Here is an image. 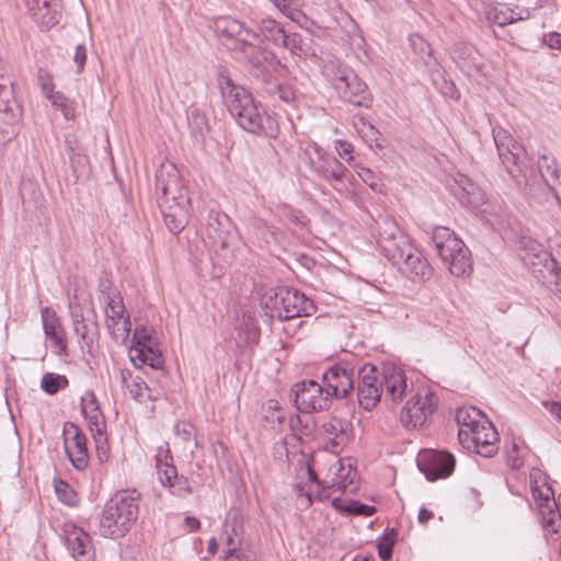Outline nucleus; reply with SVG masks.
I'll return each mask as SVG.
<instances>
[{"label":"nucleus","mask_w":561,"mask_h":561,"mask_svg":"<svg viewBox=\"0 0 561 561\" xmlns=\"http://www.w3.org/2000/svg\"><path fill=\"white\" fill-rule=\"evenodd\" d=\"M219 88L228 111L241 128L255 135L277 137L279 128L276 119L244 88L236 85L229 77L224 76L219 78Z\"/></svg>","instance_id":"obj_1"},{"label":"nucleus","mask_w":561,"mask_h":561,"mask_svg":"<svg viewBox=\"0 0 561 561\" xmlns=\"http://www.w3.org/2000/svg\"><path fill=\"white\" fill-rule=\"evenodd\" d=\"M157 192H160L158 204L169 230L176 234L188 221L191 198L178 171L160 170L156 176Z\"/></svg>","instance_id":"obj_2"},{"label":"nucleus","mask_w":561,"mask_h":561,"mask_svg":"<svg viewBox=\"0 0 561 561\" xmlns=\"http://www.w3.org/2000/svg\"><path fill=\"white\" fill-rule=\"evenodd\" d=\"M432 240L438 256L453 275L461 277L470 273L469 250L451 230L447 227H436Z\"/></svg>","instance_id":"obj_3"},{"label":"nucleus","mask_w":561,"mask_h":561,"mask_svg":"<svg viewBox=\"0 0 561 561\" xmlns=\"http://www.w3.org/2000/svg\"><path fill=\"white\" fill-rule=\"evenodd\" d=\"M138 504L134 496L112 499L102 513L100 531L104 537H122L137 519Z\"/></svg>","instance_id":"obj_4"},{"label":"nucleus","mask_w":561,"mask_h":561,"mask_svg":"<svg viewBox=\"0 0 561 561\" xmlns=\"http://www.w3.org/2000/svg\"><path fill=\"white\" fill-rule=\"evenodd\" d=\"M327 76L339 96L355 106L368 107L371 95L367 84L350 67L340 62H331Z\"/></svg>","instance_id":"obj_5"},{"label":"nucleus","mask_w":561,"mask_h":561,"mask_svg":"<svg viewBox=\"0 0 561 561\" xmlns=\"http://www.w3.org/2000/svg\"><path fill=\"white\" fill-rule=\"evenodd\" d=\"M266 307L271 308L270 316L279 320H290L300 317H310L316 312L312 300L298 289L280 287L270 296Z\"/></svg>","instance_id":"obj_6"},{"label":"nucleus","mask_w":561,"mask_h":561,"mask_svg":"<svg viewBox=\"0 0 561 561\" xmlns=\"http://www.w3.org/2000/svg\"><path fill=\"white\" fill-rule=\"evenodd\" d=\"M308 476L310 481L317 482L320 489L316 494L319 500L329 499L334 491L354 492L356 490L354 483L357 472L351 459H335L321 481L317 480L316 473L310 468H308Z\"/></svg>","instance_id":"obj_7"},{"label":"nucleus","mask_w":561,"mask_h":561,"mask_svg":"<svg viewBox=\"0 0 561 561\" xmlns=\"http://www.w3.org/2000/svg\"><path fill=\"white\" fill-rule=\"evenodd\" d=\"M437 402V397L428 387H417L402 409V424L407 428L423 426L436 410Z\"/></svg>","instance_id":"obj_8"},{"label":"nucleus","mask_w":561,"mask_h":561,"mask_svg":"<svg viewBox=\"0 0 561 561\" xmlns=\"http://www.w3.org/2000/svg\"><path fill=\"white\" fill-rule=\"evenodd\" d=\"M493 139L502 163L512 176H517L529 167V159L524 147L516 142L511 134L502 127H493Z\"/></svg>","instance_id":"obj_9"},{"label":"nucleus","mask_w":561,"mask_h":561,"mask_svg":"<svg viewBox=\"0 0 561 561\" xmlns=\"http://www.w3.org/2000/svg\"><path fill=\"white\" fill-rule=\"evenodd\" d=\"M102 294L106 302L104 309L106 328L116 343H124L129 336L131 324L123 298L116 289L102 290Z\"/></svg>","instance_id":"obj_10"},{"label":"nucleus","mask_w":561,"mask_h":561,"mask_svg":"<svg viewBox=\"0 0 561 561\" xmlns=\"http://www.w3.org/2000/svg\"><path fill=\"white\" fill-rule=\"evenodd\" d=\"M524 248L522 260L538 279L546 280L556 264L561 265V245L554 253H549L540 243L529 239L525 241Z\"/></svg>","instance_id":"obj_11"},{"label":"nucleus","mask_w":561,"mask_h":561,"mask_svg":"<svg viewBox=\"0 0 561 561\" xmlns=\"http://www.w3.org/2000/svg\"><path fill=\"white\" fill-rule=\"evenodd\" d=\"M156 468L159 481L162 485L169 488L170 492L176 496H186L192 493L188 480L179 476L176 468L172 465L169 444L160 446L156 456Z\"/></svg>","instance_id":"obj_12"},{"label":"nucleus","mask_w":561,"mask_h":561,"mask_svg":"<svg viewBox=\"0 0 561 561\" xmlns=\"http://www.w3.org/2000/svg\"><path fill=\"white\" fill-rule=\"evenodd\" d=\"M293 392L295 404L302 413L324 410L329 407V390H324L314 380H304L295 383Z\"/></svg>","instance_id":"obj_13"},{"label":"nucleus","mask_w":561,"mask_h":561,"mask_svg":"<svg viewBox=\"0 0 561 561\" xmlns=\"http://www.w3.org/2000/svg\"><path fill=\"white\" fill-rule=\"evenodd\" d=\"M62 438L65 451L71 465L78 470H84L89 465V453L84 433L77 424L66 422L62 428Z\"/></svg>","instance_id":"obj_14"},{"label":"nucleus","mask_w":561,"mask_h":561,"mask_svg":"<svg viewBox=\"0 0 561 561\" xmlns=\"http://www.w3.org/2000/svg\"><path fill=\"white\" fill-rule=\"evenodd\" d=\"M357 399L359 405L370 411L380 401L382 394L381 380L378 378L377 368L371 364H365L358 371Z\"/></svg>","instance_id":"obj_15"},{"label":"nucleus","mask_w":561,"mask_h":561,"mask_svg":"<svg viewBox=\"0 0 561 561\" xmlns=\"http://www.w3.org/2000/svg\"><path fill=\"white\" fill-rule=\"evenodd\" d=\"M355 369L352 364L341 362L328 368L323 374V382L329 390V396L342 399L346 398L354 389Z\"/></svg>","instance_id":"obj_16"},{"label":"nucleus","mask_w":561,"mask_h":561,"mask_svg":"<svg viewBox=\"0 0 561 561\" xmlns=\"http://www.w3.org/2000/svg\"><path fill=\"white\" fill-rule=\"evenodd\" d=\"M309 165L321 179L328 181L333 188L341 191L336 184L343 182L347 169L336 158L325 154L316 146L313 154L309 153Z\"/></svg>","instance_id":"obj_17"},{"label":"nucleus","mask_w":561,"mask_h":561,"mask_svg":"<svg viewBox=\"0 0 561 561\" xmlns=\"http://www.w3.org/2000/svg\"><path fill=\"white\" fill-rule=\"evenodd\" d=\"M472 432L466 440L459 442L462 447L484 457L493 456L497 450V433L492 423L485 420Z\"/></svg>","instance_id":"obj_18"},{"label":"nucleus","mask_w":561,"mask_h":561,"mask_svg":"<svg viewBox=\"0 0 561 561\" xmlns=\"http://www.w3.org/2000/svg\"><path fill=\"white\" fill-rule=\"evenodd\" d=\"M455 458L446 451H426L424 453L417 466L428 480H437L450 476L455 469Z\"/></svg>","instance_id":"obj_19"},{"label":"nucleus","mask_w":561,"mask_h":561,"mask_svg":"<svg viewBox=\"0 0 561 561\" xmlns=\"http://www.w3.org/2000/svg\"><path fill=\"white\" fill-rule=\"evenodd\" d=\"M66 545L76 561H94L95 551L91 537L75 525L65 526Z\"/></svg>","instance_id":"obj_20"},{"label":"nucleus","mask_w":561,"mask_h":561,"mask_svg":"<svg viewBox=\"0 0 561 561\" xmlns=\"http://www.w3.org/2000/svg\"><path fill=\"white\" fill-rule=\"evenodd\" d=\"M41 317L45 335L55 353L60 356L67 355V333L56 311L50 307H45L42 309Z\"/></svg>","instance_id":"obj_21"},{"label":"nucleus","mask_w":561,"mask_h":561,"mask_svg":"<svg viewBox=\"0 0 561 561\" xmlns=\"http://www.w3.org/2000/svg\"><path fill=\"white\" fill-rule=\"evenodd\" d=\"M81 412L88 421L89 428L96 442L100 444L104 439L106 422L101 411L99 401L93 391H85L81 397Z\"/></svg>","instance_id":"obj_22"},{"label":"nucleus","mask_w":561,"mask_h":561,"mask_svg":"<svg viewBox=\"0 0 561 561\" xmlns=\"http://www.w3.org/2000/svg\"><path fill=\"white\" fill-rule=\"evenodd\" d=\"M381 387L386 398L394 403L401 402L408 388L405 373L394 365L385 366L382 368Z\"/></svg>","instance_id":"obj_23"},{"label":"nucleus","mask_w":561,"mask_h":561,"mask_svg":"<svg viewBox=\"0 0 561 561\" xmlns=\"http://www.w3.org/2000/svg\"><path fill=\"white\" fill-rule=\"evenodd\" d=\"M215 30L222 38L227 39L225 45L228 48L229 46H238L247 37H253L254 39L259 37L255 32L244 27L240 21L230 16L219 18L215 22Z\"/></svg>","instance_id":"obj_24"},{"label":"nucleus","mask_w":561,"mask_h":561,"mask_svg":"<svg viewBox=\"0 0 561 561\" xmlns=\"http://www.w3.org/2000/svg\"><path fill=\"white\" fill-rule=\"evenodd\" d=\"M251 37H247L243 42H241L238 46H229V49L238 51L241 54L242 58L251 65L253 68L263 72L265 69V65H271L274 60V55L262 48L261 46L255 45L250 41Z\"/></svg>","instance_id":"obj_25"},{"label":"nucleus","mask_w":561,"mask_h":561,"mask_svg":"<svg viewBox=\"0 0 561 561\" xmlns=\"http://www.w3.org/2000/svg\"><path fill=\"white\" fill-rule=\"evenodd\" d=\"M410 278L425 280L431 277L432 268L422 252L413 247L412 251L404 254L402 263L397 265Z\"/></svg>","instance_id":"obj_26"},{"label":"nucleus","mask_w":561,"mask_h":561,"mask_svg":"<svg viewBox=\"0 0 561 561\" xmlns=\"http://www.w3.org/2000/svg\"><path fill=\"white\" fill-rule=\"evenodd\" d=\"M539 173L561 206V171L556 160L542 154L538 160Z\"/></svg>","instance_id":"obj_27"},{"label":"nucleus","mask_w":561,"mask_h":561,"mask_svg":"<svg viewBox=\"0 0 561 561\" xmlns=\"http://www.w3.org/2000/svg\"><path fill=\"white\" fill-rule=\"evenodd\" d=\"M322 430L327 438L335 448L345 446L352 435V423L347 420L331 417L322 424Z\"/></svg>","instance_id":"obj_28"},{"label":"nucleus","mask_w":561,"mask_h":561,"mask_svg":"<svg viewBox=\"0 0 561 561\" xmlns=\"http://www.w3.org/2000/svg\"><path fill=\"white\" fill-rule=\"evenodd\" d=\"M483 413L474 407H462L456 412V422L458 424V439L466 440L474 428H478L485 421Z\"/></svg>","instance_id":"obj_29"},{"label":"nucleus","mask_w":561,"mask_h":561,"mask_svg":"<svg viewBox=\"0 0 561 561\" xmlns=\"http://www.w3.org/2000/svg\"><path fill=\"white\" fill-rule=\"evenodd\" d=\"M413 247L410 238L402 232L397 237V240L380 248V251L393 265H400L404 254L412 251Z\"/></svg>","instance_id":"obj_30"},{"label":"nucleus","mask_w":561,"mask_h":561,"mask_svg":"<svg viewBox=\"0 0 561 561\" xmlns=\"http://www.w3.org/2000/svg\"><path fill=\"white\" fill-rule=\"evenodd\" d=\"M529 15L530 13L526 9L522 10L520 12H515L514 10L504 5H497L489 11L488 19L499 26H505L516 21L528 19Z\"/></svg>","instance_id":"obj_31"},{"label":"nucleus","mask_w":561,"mask_h":561,"mask_svg":"<svg viewBox=\"0 0 561 561\" xmlns=\"http://www.w3.org/2000/svg\"><path fill=\"white\" fill-rule=\"evenodd\" d=\"M121 377L124 387L134 399L144 401L150 398V389L141 377L133 376L128 370H122Z\"/></svg>","instance_id":"obj_32"},{"label":"nucleus","mask_w":561,"mask_h":561,"mask_svg":"<svg viewBox=\"0 0 561 561\" xmlns=\"http://www.w3.org/2000/svg\"><path fill=\"white\" fill-rule=\"evenodd\" d=\"M259 31L260 35L264 39L273 43L276 46H279L280 43H285L286 32L280 23L274 19H262L259 23Z\"/></svg>","instance_id":"obj_33"},{"label":"nucleus","mask_w":561,"mask_h":561,"mask_svg":"<svg viewBox=\"0 0 561 561\" xmlns=\"http://www.w3.org/2000/svg\"><path fill=\"white\" fill-rule=\"evenodd\" d=\"M332 506L336 511L347 515L370 516L375 512L374 506L362 504L353 500H342L340 497H334L332 500Z\"/></svg>","instance_id":"obj_34"},{"label":"nucleus","mask_w":561,"mask_h":561,"mask_svg":"<svg viewBox=\"0 0 561 561\" xmlns=\"http://www.w3.org/2000/svg\"><path fill=\"white\" fill-rule=\"evenodd\" d=\"M402 233L398 224L391 218H385L378 222L377 229V244L380 248L385 247L386 243L393 242L397 237Z\"/></svg>","instance_id":"obj_35"},{"label":"nucleus","mask_w":561,"mask_h":561,"mask_svg":"<svg viewBox=\"0 0 561 561\" xmlns=\"http://www.w3.org/2000/svg\"><path fill=\"white\" fill-rule=\"evenodd\" d=\"M457 196L463 205L474 209L485 204L484 193L471 182H467L466 185L461 186V192Z\"/></svg>","instance_id":"obj_36"},{"label":"nucleus","mask_w":561,"mask_h":561,"mask_svg":"<svg viewBox=\"0 0 561 561\" xmlns=\"http://www.w3.org/2000/svg\"><path fill=\"white\" fill-rule=\"evenodd\" d=\"M538 507L542 526L551 524L557 518H561L560 513L556 510L557 503L551 488H546L545 503H539Z\"/></svg>","instance_id":"obj_37"},{"label":"nucleus","mask_w":561,"mask_h":561,"mask_svg":"<svg viewBox=\"0 0 561 561\" xmlns=\"http://www.w3.org/2000/svg\"><path fill=\"white\" fill-rule=\"evenodd\" d=\"M130 359L133 362L138 359L141 364L149 365L153 369H159L163 366L162 355L156 348V344L146 346V348H138V353L130 354Z\"/></svg>","instance_id":"obj_38"},{"label":"nucleus","mask_w":561,"mask_h":561,"mask_svg":"<svg viewBox=\"0 0 561 561\" xmlns=\"http://www.w3.org/2000/svg\"><path fill=\"white\" fill-rule=\"evenodd\" d=\"M188 127L191 134L196 138L203 139L209 130L208 119L198 108H192L188 113Z\"/></svg>","instance_id":"obj_39"},{"label":"nucleus","mask_w":561,"mask_h":561,"mask_svg":"<svg viewBox=\"0 0 561 561\" xmlns=\"http://www.w3.org/2000/svg\"><path fill=\"white\" fill-rule=\"evenodd\" d=\"M18 118L14 112L0 113V142L10 141L16 134Z\"/></svg>","instance_id":"obj_40"},{"label":"nucleus","mask_w":561,"mask_h":561,"mask_svg":"<svg viewBox=\"0 0 561 561\" xmlns=\"http://www.w3.org/2000/svg\"><path fill=\"white\" fill-rule=\"evenodd\" d=\"M68 386L66 376L46 373L42 377L41 388L48 394H55Z\"/></svg>","instance_id":"obj_41"},{"label":"nucleus","mask_w":561,"mask_h":561,"mask_svg":"<svg viewBox=\"0 0 561 561\" xmlns=\"http://www.w3.org/2000/svg\"><path fill=\"white\" fill-rule=\"evenodd\" d=\"M46 99L50 101L54 107L61 111L66 119L71 121L75 118L73 106L71 102L61 92L54 91L53 93L47 95Z\"/></svg>","instance_id":"obj_42"},{"label":"nucleus","mask_w":561,"mask_h":561,"mask_svg":"<svg viewBox=\"0 0 561 561\" xmlns=\"http://www.w3.org/2000/svg\"><path fill=\"white\" fill-rule=\"evenodd\" d=\"M55 492L59 501L69 506H76L79 502L77 492L65 481H55Z\"/></svg>","instance_id":"obj_43"},{"label":"nucleus","mask_w":561,"mask_h":561,"mask_svg":"<svg viewBox=\"0 0 561 561\" xmlns=\"http://www.w3.org/2000/svg\"><path fill=\"white\" fill-rule=\"evenodd\" d=\"M409 43L413 51L419 55L426 65H428L430 61L427 58L430 59L433 54L431 45L419 34L410 35Z\"/></svg>","instance_id":"obj_44"},{"label":"nucleus","mask_w":561,"mask_h":561,"mask_svg":"<svg viewBox=\"0 0 561 561\" xmlns=\"http://www.w3.org/2000/svg\"><path fill=\"white\" fill-rule=\"evenodd\" d=\"M152 333L151 329L145 327L136 329L133 335L135 345L131 348V354L138 353V348H146V346L156 344Z\"/></svg>","instance_id":"obj_45"},{"label":"nucleus","mask_w":561,"mask_h":561,"mask_svg":"<svg viewBox=\"0 0 561 561\" xmlns=\"http://www.w3.org/2000/svg\"><path fill=\"white\" fill-rule=\"evenodd\" d=\"M272 3L288 19L296 21L300 14V0H273Z\"/></svg>","instance_id":"obj_46"},{"label":"nucleus","mask_w":561,"mask_h":561,"mask_svg":"<svg viewBox=\"0 0 561 561\" xmlns=\"http://www.w3.org/2000/svg\"><path fill=\"white\" fill-rule=\"evenodd\" d=\"M353 126L356 131L362 136L366 141H375L377 140L378 130L367 122L363 116H356L353 119Z\"/></svg>","instance_id":"obj_47"},{"label":"nucleus","mask_w":561,"mask_h":561,"mask_svg":"<svg viewBox=\"0 0 561 561\" xmlns=\"http://www.w3.org/2000/svg\"><path fill=\"white\" fill-rule=\"evenodd\" d=\"M195 428L194 426L186 422V421H178L175 424H174V433L176 436H179L183 442H186V443H190V442H194V445L196 446V440H195Z\"/></svg>","instance_id":"obj_48"},{"label":"nucleus","mask_w":561,"mask_h":561,"mask_svg":"<svg viewBox=\"0 0 561 561\" xmlns=\"http://www.w3.org/2000/svg\"><path fill=\"white\" fill-rule=\"evenodd\" d=\"M227 220V216L219 211L210 210L207 218V230L209 236L213 233L220 238L222 221Z\"/></svg>","instance_id":"obj_49"},{"label":"nucleus","mask_w":561,"mask_h":561,"mask_svg":"<svg viewBox=\"0 0 561 561\" xmlns=\"http://www.w3.org/2000/svg\"><path fill=\"white\" fill-rule=\"evenodd\" d=\"M37 82L42 90V93L46 98L50 93H53L55 90V85L53 82V76L47 69L39 68L37 71Z\"/></svg>","instance_id":"obj_50"},{"label":"nucleus","mask_w":561,"mask_h":561,"mask_svg":"<svg viewBox=\"0 0 561 561\" xmlns=\"http://www.w3.org/2000/svg\"><path fill=\"white\" fill-rule=\"evenodd\" d=\"M294 491L297 496L298 504L301 507H309L312 504L313 501V494L311 490H307L306 486L301 483H297L294 485Z\"/></svg>","instance_id":"obj_51"},{"label":"nucleus","mask_w":561,"mask_h":561,"mask_svg":"<svg viewBox=\"0 0 561 561\" xmlns=\"http://www.w3.org/2000/svg\"><path fill=\"white\" fill-rule=\"evenodd\" d=\"M15 101L13 90L0 91V113L14 112Z\"/></svg>","instance_id":"obj_52"},{"label":"nucleus","mask_w":561,"mask_h":561,"mask_svg":"<svg viewBox=\"0 0 561 561\" xmlns=\"http://www.w3.org/2000/svg\"><path fill=\"white\" fill-rule=\"evenodd\" d=\"M301 37L299 34H291L287 35L285 34V43H280L279 47L289 49L291 54L299 55L302 51V48L300 46Z\"/></svg>","instance_id":"obj_53"},{"label":"nucleus","mask_w":561,"mask_h":561,"mask_svg":"<svg viewBox=\"0 0 561 561\" xmlns=\"http://www.w3.org/2000/svg\"><path fill=\"white\" fill-rule=\"evenodd\" d=\"M548 280L552 286L554 294L561 299V265L556 264L548 274Z\"/></svg>","instance_id":"obj_54"},{"label":"nucleus","mask_w":561,"mask_h":561,"mask_svg":"<svg viewBox=\"0 0 561 561\" xmlns=\"http://www.w3.org/2000/svg\"><path fill=\"white\" fill-rule=\"evenodd\" d=\"M4 89L13 90L12 73L9 66L0 64V91Z\"/></svg>","instance_id":"obj_55"},{"label":"nucleus","mask_w":561,"mask_h":561,"mask_svg":"<svg viewBox=\"0 0 561 561\" xmlns=\"http://www.w3.org/2000/svg\"><path fill=\"white\" fill-rule=\"evenodd\" d=\"M282 219H286L290 222L298 220V214L291 209L287 204H277L273 210Z\"/></svg>","instance_id":"obj_56"},{"label":"nucleus","mask_w":561,"mask_h":561,"mask_svg":"<svg viewBox=\"0 0 561 561\" xmlns=\"http://www.w3.org/2000/svg\"><path fill=\"white\" fill-rule=\"evenodd\" d=\"M394 540L386 537L378 543V554L381 560L387 561L392 557Z\"/></svg>","instance_id":"obj_57"},{"label":"nucleus","mask_w":561,"mask_h":561,"mask_svg":"<svg viewBox=\"0 0 561 561\" xmlns=\"http://www.w3.org/2000/svg\"><path fill=\"white\" fill-rule=\"evenodd\" d=\"M274 98L285 102L291 103L296 99L295 92L289 87L277 85L273 91Z\"/></svg>","instance_id":"obj_58"},{"label":"nucleus","mask_w":561,"mask_h":561,"mask_svg":"<svg viewBox=\"0 0 561 561\" xmlns=\"http://www.w3.org/2000/svg\"><path fill=\"white\" fill-rule=\"evenodd\" d=\"M87 60V48L84 45H77L75 55H73V62L77 66V72L80 73L85 65Z\"/></svg>","instance_id":"obj_59"},{"label":"nucleus","mask_w":561,"mask_h":561,"mask_svg":"<svg viewBox=\"0 0 561 561\" xmlns=\"http://www.w3.org/2000/svg\"><path fill=\"white\" fill-rule=\"evenodd\" d=\"M335 149L341 158H345L347 156L348 157L346 159L347 161H351L353 159V157L351 154H352L354 148L351 142H348L346 140L339 139L335 141Z\"/></svg>","instance_id":"obj_60"},{"label":"nucleus","mask_w":561,"mask_h":561,"mask_svg":"<svg viewBox=\"0 0 561 561\" xmlns=\"http://www.w3.org/2000/svg\"><path fill=\"white\" fill-rule=\"evenodd\" d=\"M357 174L363 180V182L368 184L371 188L376 187V185H377V182H376L377 178H376L375 173L370 169H368V168H359V170L357 171Z\"/></svg>","instance_id":"obj_61"},{"label":"nucleus","mask_w":561,"mask_h":561,"mask_svg":"<svg viewBox=\"0 0 561 561\" xmlns=\"http://www.w3.org/2000/svg\"><path fill=\"white\" fill-rule=\"evenodd\" d=\"M543 407L553 415L558 422L561 423V402L560 401H546Z\"/></svg>","instance_id":"obj_62"},{"label":"nucleus","mask_w":561,"mask_h":561,"mask_svg":"<svg viewBox=\"0 0 561 561\" xmlns=\"http://www.w3.org/2000/svg\"><path fill=\"white\" fill-rule=\"evenodd\" d=\"M545 42L547 43V45L550 48L561 50V34L560 33H557V32L549 33L548 35H546Z\"/></svg>","instance_id":"obj_63"},{"label":"nucleus","mask_w":561,"mask_h":561,"mask_svg":"<svg viewBox=\"0 0 561 561\" xmlns=\"http://www.w3.org/2000/svg\"><path fill=\"white\" fill-rule=\"evenodd\" d=\"M224 561H247L243 560L241 552L236 546L228 548L224 556Z\"/></svg>","instance_id":"obj_64"}]
</instances>
